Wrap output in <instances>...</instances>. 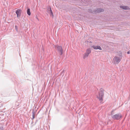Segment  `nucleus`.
Here are the masks:
<instances>
[{
  "label": "nucleus",
  "mask_w": 130,
  "mask_h": 130,
  "mask_svg": "<svg viewBox=\"0 0 130 130\" xmlns=\"http://www.w3.org/2000/svg\"><path fill=\"white\" fill-rule=\"evenodd\" d=\"M92 47L94 49L97 50L99 49L100 50H102V48L99 46H94L93 45L92 46Z\"/></svg>",
  "instance_id": "nucleus-6"
},
{
  "label": "nucleus",
  "mask_w": 130,
  "mask_h": 130,
  "mask_svg": "<svg viewBox=\"0 0 130 130\" xmlns=\"http://www.w3.org/2000/svg\"><path fill=\"white\" fill-rule=\"evenodd\" d=\"M89 54H88V53H86L84 55H83V58L84 59H85L87 57L88 55H89Z\"/></svg>",
  "instance_id": "nucleus-9"
},
{
  "label": "nucleus",
  "mask_w": 130,
  "mask_h": 130,
  "mask_svg": "<svg viewBox=\"0 0 130 130\" xmlns=\"http://www.w3.org/2000/svg\"><path fill=\"white\" fill-rule=\"evenodd\" d=\"M121 58L120 57L116 56L113 59V61L114 63L115 64L118 63L121 61Z\"/></svg>",
  "instance_id": "nucleus-4"
},
{
  "label": "nucleus",
  "mask_w": 130,
  "mask_h": 130,
  "mask_svg": "<svg viewBox=\"0 0 130 130\" xmlns=\"http://www.w3.org/2000/svg\"><path fill=\"white\" fill-rule=\"evenodd\" d=\"M15 28L17 30V27L16 26H15Z\"/></svg>",
  "instance_id": "nucleus-14"
},
{
  "label": "nucleus",
  "mask_w": 130,
  "mask_h": 130,
  "mask_svg": "<svg viewBox=\"0 0 130 130\" xmlns=\"http://www.w3.org/2000/svg\"><path fill=\"white\" fill-rule=\"evenodd\" d=\"M120 8L124 10H128L129 9V7L127 6H120Z\"/></svg>",
  "instance_id": "nucleus-8"
},
{
  "label": "nucleus",
  "mask_w": 130,
  "mask_h": 130,
  "mask_svg": "<svg viewBox=\"0 0 130 130\" xmlns=\"http://www.w3.org/2000/svg\"><path fill=\"white\" fill-rule=\"evenodd\" d=\"M3 127H2V129H3Z\"/></svg>",
  "instance_id": "nucleus-17"
},
{
  "label": "nucleus",
  "mask_w": 130,
  "mask_h": 130,
  "mask_svg": "<svg viewBox=\"0 0 130 130\" xmlns=\"http://www.w3.org/2000/svg\"><path fill=\"white\" fill-rule=\"evenodd\" d=\"M130 53V52H129V51H128V52H127V54H129Z\"/></svg>",
  "instance_id": "nucleus-15"
},
{
  "label": "nucleus",
  "mask_w": 130,
  "mask_h": 130,
  "mask_svg": "<svg viewBox=\"0 0 130 130\" xmlns=\"http://www.w3.org/2000/svg\"><path fill=\"white\" fill-rule=\"evenodd\" d=\"M104 96V92L102 90H100L99 92V95L97 96V98L101 102L103 101V97Z\"/></svg>",
  "instance_id": "nucleus-3"
},
{
  "label": "nucleus",
  "mask_w": 130,
  "mask_h": 130,
  "mask_svg": "<svg viewBox=\"0 0 130 130\" xmlns=\"http://www.w3.org/2000/svg\"><path fill=\"white\" fill-rule=\"evenodd\" d=\"M85 0H81L82 1V2H83V1H84Z\"/></svg>",
  "instance_id": "nucleus-16"
},
{
  "label": "nucleus",
  "mask_w": 130,
  "mask_h": 130,
  "mask_svg": "<svg viewBox=\"0 0 130 130\" xmlns=\"http://www.w3.org/2000/svg\"><path fill=\"white\" fill-rule=\"evenodd\" d=\"M104 11V10L102 8H98L95 11V12L96 13H99L103 11Z\"/></svg>",
  "instance_id": "nucleus-7"
},
{
  "label": "nucleus",
  "mask_w": 130,
  "mask_h": 130,
  "mask_svg": "<svg viewBox=\"0 0 130 130\" xmlns=\"http://www.w3.org/2000/svg\"><path fill=\"white\" fill-rule=\"evenodd\" d=\"M35 112L34 111H32V119H33L35 118Z\"/></svg>",
  "instance_id": "nucleus-12"
},
{
  "label": "nucleus",
  "mask_w": 130,
  "mask_h": 130,
  "mask_svg": "<svg viewBox=\"0 0 130 130\" xmlns=\"http://www.w3.org/2000/svg\"><path fill=\"white\" fill-rule=\"evenodd\" d=\"M22 13V10L20 9H18L15 12V13L17 14V17H20Z\"/></svg>",
  "instance_id": "nucleus-5"
},
{
  "label": "nucleus",
  "mask_w": 130,
  "mask_h": 130,
  "mask_svg": "<svg viewBox=\"0 0 130 130\" xmlns=\"http://www.w3.org/2000/svg\"><path fill=\"white\" fill-rule=\"evenodd\" d=\"M55 47L56 48L59 55H62L63 53V50L61 46L56 45H55Z\"/></svg>",
  "instance_id": "nucleus-2"
},
{
  "label": "nucleus",
  "mask_w": 130,
  "mask_h": 130,
  "mask_svg": "<svg viewBox=\"0 0 130 130\" xmlns=\"http://www.w3.org/2000/svg\"><path fill=\"white\" fill-rule=\"evenodd\" d=\"M50 14L51 15H52V16L53 17V13L52 12V11L51 9V7L50 8Z\"/></svg>",
  "instance_id": "nucleus-13"
},
{
  "label": "nucleus",
  "mask_w": 130,
  "mask_h": 130,
  "mask_svg": "<svg viewBox=\"0 0 130 130\" xmlns=\"http://www.w3.org/2000/svg\"><path fill=\"white\" fill-rule=\"evenodd\" d=\"M113 111H112L110 114L111 117L113 120H119L122 117V116L121 114L119 113L114 114L113 113Z\"/></svg>",
  "instance_id": "nucleus-1"
},
{
  "label": "nucleus",
  "mask_w": 130,
  "mask_h": 130,
  "mask_svg": "<svg viewBox=\"0 0 130 130\" xmlns=\"http://www.w3.org/2000/svg\"><path fill=\"white\" fill-rule=\"evenodd\" d=\"M27 13L28 15H30L31 13L30 11V9L29 8H28L27 9Z\"/></svg>",
  "instance_id": "nucleus-11"
},
{
  "label": "nucleus",
  "mask_w": 130,
  "mask_h": 130,
  "mask_svg": "<svg viewBox=\"0 0 130 130\" xmlns=\"http://www.w3.org/2000/svg\"><path fill=\"white\" fill-rule=\"evenodd\" d=\"M91 52V50L90 48H88L86 51V53L89 54Z\"/></svg>",
  "instance_id": "nucleus-10"
}]
</instances>
